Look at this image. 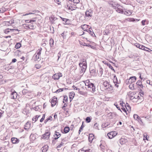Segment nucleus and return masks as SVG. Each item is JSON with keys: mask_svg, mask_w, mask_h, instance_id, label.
Segmentation results:
<instances>
[{"mask_svg": "<svg viewBox=\"0 0 152 152\" xmlns=\"http://www.w3.org/2000/svg\"><path fill=\"white\" fill-rule=\"evenodd\" d=\"M137 1L140 4H143L145 3L144 1H141V0H137Z\"/></svg>", "mask_w": 152, "mask_h": 152, "instance_id": "47", "label": "nucleus"}, {"mask_svg": "<svg viewBox=\"0 0 152 152\" xmlns=\"http://www.w3.org/2000/svg\"><path fill=\"white\" fill-rule=\"evenodd\" d=\"M136 84L139 86L140 88H142L143 87V85L142 84L141 81L140 80H138L136 83Z\"/></svg>", "mask_w": 152, "mask_h": 152, "instance_id": "20", "label": "nucleus"}, {"mask_svg": "<svg viewBox=\"0 0 152 152\" xmlns=\"http://www.w3.org/2000/svg\"><path fill=\"white\" fill-rule=\"evenodd\" d=\"M135 46H136L137 48H139L140 49L142 50L143 47L142 46H143L144 45H140L138 43H136L134 44Z\"/></svg>", "mask_w": 152, "mask_h": 152, "instance_id": "21", "label": "nucleus"}, {"mask_svg": "<svg viewBox=\"0 0 152 152\" xmlns=\"http://www.w3.org/2000/svg\"><path fill=\"white\" fill-rule=\"evenodd\" d=\"M81 69L80 72L82 73H84L86 71L87 68V63L86 61H83L79 64Z\"/></svg>", "mask_w": 152, "mask_h": 152, "instance_id": "1", "label": "nucleus"}, {"mask_svg": "<svg viewBox=\"0 0 152 152\" xmlns=\"http://www.w3.org/2000/svg\"><path fill=\"white\" fill-rule=\"evenodd\" d=\"M68 7H69L68 9L69 10H74L75 9V7H73L72 6H69V5H68Z\"/></svg>", "mask_w": 152, "mask_h": 152, "instance_id": "44", "label": "nucleus"}, {"mask_svg": "<svg viewBox=\"0 0 152 152\" xmlns=\"http://www.w3.org/2000/svg\"><path fill=\"white\" fill-rule=\"evenodd\" d=\"M55 2L58 5H60L61 4V2L60 0H54Z\"/></svg>", "mask_w": 152, "mask_h": 152, "instance_id": "38", "label": "nucleus"}, {"mask_svg": "<svg viewBox=\"0 0 152 152\" xmlns=\"http://www.w3.org/2000/svg\"><path fill=\"white\" fill-rule=\"evenodd\" d=\"M79 152H89V151L86 150L83 148H82L79 151Z\"/></svg>", "mask_w": 152, "mask_h": 152, "instance_id": "41", "label": "nucleus"}, {"mask_svg": "<svg viewBox=\"0 0 152 152\" xmlns=\"http://www.w3.org/2000/svg\"><path fill=\"white\" fill-rule=\"evenodd\" d=\"M94 138V135L92 134H90L89 135V142H92Z\"/></svg>", "mask_w": 152, "mask_h": 152, "instance_id": "17", "label": "nucleus"}, {"mask_svg": "<svg viewBox=\"0 0 152 152\" xmlns=\"http://www.w3.org/2000/svg\"><path fill=\"white\" fill-rule=\"evenodd\" d=\"M12 97L14 99H16L17 97V94L15 92H13L11 95Z\"/></svg>", "mask_w": 152, "mask_h": 152, "instance_id": "26", "label": "nucleus"}, {"mask_svg": "<svg viewBox=\"0 0 152 152\" xmlns=\"http://www.w3.org/2000/svg\"><path fill=\"white\" fill-rule=\"evenodd\" d=\"M48 147L44 146L42 148V152H46L48 150Z\"/></svg>", "mask_w": 152, "mask_h": 152, "instance_id": "28", "label": "nucleus"}, {"mask_svg": "<svg viewBox=\"0 0 152 152\" xmlns=\"http://www.w3.org/2000/svg\"><path fill=\"white\" fill-rule=\"evenodd\" d=\"M31 123L29 122H27L26 124V127H27V128H26V129H28L31 126Z\"/></svg>", "mask_w": 152, "mask_h": 152, "instance_id": "35", "label": "nucleus"}, {"mask_svg": "<svg viewBox=\"0 0 152 152\" xmlns=\"http://www.w3.org/2000/svg\"><path fill=\"white\" fill-rule=\"evenodd\" d=\"M139 117L138 116V115L137 114H134V119L136 120H137Z\"/></svg>", "mask_w": 152, "mask_h": 152, "instance_id": "49", "label": "nucleus"}, {"mask_svg": "<svg viewBox=\"0 0 152 152\" xmlns=\"http://www.w3.org/2000/svg\"><path fill=\"white\" fill-rule=\"evenodd\" d=\"M57 100L58 98L54 96L53 97L51 100V106L52 107H53L58 102Z\"/></svg>", "mask_w": 152, "mask_h": 152, "instance_id": "7", "label": "nucleus"}, {"mask_svg": "<svg viewBox=\"0 0 152 152\" xmlns=\"http://www.w3.org/2000/svg\"><path fill=\"white\" fill-rule=\"evenodd\" d=\"M103 62H104V64H105L107 65L108 66V67H109V68H110L113 71H114V72H115V70L113 69V66L111 65L110 63H108L107 62H104V61Z\"/></svg>", "mask_w": 152, "mask_h": 152, "instance_id": "16", "label": "nucleus"}, {"mask_svg": "<svg viewBox=\"0 0 152 152\" xmlns=\"http://www.w3.org/2000/svg\"><path fill=\"white\" fill-rule=\"evenodd\" d=\"M35 66L37 69H39L41 67L40 65H36Z\"/></svg>", "mask_w": 152, "mask_h": 152, "instance_id": "61", "label": "nucleus"}, {"mask_svg": "<svg viewBox=\"0 0 152 152\" xmlns=\"http://www.w3.org/2000/svg\"><path fill=\"white\" fill-rule=\"evenodd\" d=\"M82 28L83 30L87 31L88 28V25L85 24L82 26Z\"/></svg>", "mask_w": 152, "mask_h": 152, "instance_id": "25", "label": "nucleus"}, {"mask_svg": "<svg viewBox=\"0 0 152 152\" xmlns=\"http://www.w3.org/2000/svg\"><path fill=\"white\" fill-rule=\"evenodd\" d=\"M132 12L131 10H125L124 14L127 15H130L131 14Z\"/></svg>", "mask_w": 152, "mask_h": 152, "instance_id": "27", "label": "nucleus"}, {"mask_svg": "<svg viewBox=\"0 0 152 152\" xmlns=\"http://www.w3.org/2000/svg\"><path fill=\"white\" fill-rule=\"evenodd\" d=\"M62 76L61 73H57L54 74L52 76V78L55 80H57L60 79V78Z\"/></svg>", "mask_w": 152, "mask_h": 152, "instance_id": "4", "label": "nucleus"}, {"mask_svg": "<svg viewBox=\"0 0 152 152\" xmlns=\"http://www.w3.org/2000/svg\"><path fill=\"white\" fill-rule=\"evenodd\" d=\"M137 20V19H135L134 18H132L131 19V21L134 22L135 21H136Z\"/></svg>", "mask_w": 152, "mask_h": 152, "instance_id": "63", "label": "nucleus"}, {"mask_svg": "<svg viewBox=\"0 0 152 152\" xmlns=\"http://www.w3.org/2000/svg\"><path fill=\"white\" fill-rule=\"evenodd\" d=\"M16 61V59L15 58H14L12 60V61L13 63L15 62Z\"/></svg>", "mask_w": 152, "mask_h": 152, "instance_id": "64", "label": "nucleus"}, {"mask_svg": "<svg viewBox=\"0 0 152 152\" xmlns=\"http://www.w3.org/2000/svg\"><path fill=\"white\" fill-rule=\"evenodd\" d=\"M109 125V123L108 122H107L105 123L104 124H102V126L103 128H105Z\"/></svg>", "mask_w": 152, "mask_h": 152, "instance_id": "31", "label": "nucleus"}, {"mask_svg": "<svg viewBox=\"0 0 152 152\" xmlns=\"http://www.w3.org/2000/svg\"><path fill=\"white\" fill-rule=\"evenodd\" d=\"M89 32L91 35L93 37H94L95 34L93 31L91 29H90L89 30Z\"/></svg>", "mask_w": 152, "mask_h": 152, "instance_id": "37", "label": "nucleus"}, {"mask_svg": "<svg viewBox=\"0 0 152 152\" xmlns=\"http://www.w3.org/2000/svg\"><path fill=\"white\" fill-rule=\"evenodd\" d=\"M70 130L69 128V127H65L64 129V132L65 133H68Z\"/></svg>", "mask_w": 152, "mask_h": 152, "instance_id": "30", "label": "nucleus"}, {"mask_svg": "<svg viewBox=\"0 0 152 152\" xmlns=\"http://www.w3.org/2000/svg\"><path fill=\"white\" fill-rule=\"evenodd\" d=\"M142 47H143V48L142 49V50L148 52H150L152 51L151 50L148 48L145 47L144 46H143Z\"/></svg>", "mask_w": 152, "mask_h": 152, "instance_id": "18", "label": "nucleus"}, {"mask_svg": "<svg viewBox=\"0 0 152 152\" xmlns=\"http://www.w3.org/2000/svg\"><path fill=\"white\" fill-rule=\"evenodd\" d=\"M136 79V77L135 76L131 77L129 79V83H132L135 81Z\"/></svg>", "mask_w": 152, "mask_h": 152, "instance_id": "12", "label": "nucleus"}, {"mask_svg": "<svg viewBox=\"0 0 152 152\" xmlns=\"http://www.w3.org/2000/svg\"><path fill=\"white\" fill-rule=\"evenodd\" d=\"M15 29H12L11 28H7L4 30V32L6 34H8L13 31L15 30Z\"/></svg>", "mask_w": 152, "mask_h": 152, "instance_id": "22", "label": "nucleus"}, {"mask_svg": "<svg viewBox=\"0 0 152 152\" xmlns=\"http://www.w3.org/2000/svg\"><path fill=\"white\" fill-rule=\"evenodd\" d=\"M80 45H81L83 46H88V47H89L91 48L92 49H94V46L92 45L93 43H92L91 42H90V43L89 44H86L85 43H83L81 42H80ZM93 44H94V42L93 43Z\"/></svg>", "mask_w": 152, "mask_h": 152, "instance_id": "8", "label": "nucleus"}, {"mask_svg": "<svg viewBox=\"0 0 152 152\" xmlns=\"http://www.w3.org/2000/svg\"><path fill=\"white\" fill-rule=\"evenodd\" d=\"M68 98L67 96H64V100H65L66 102H67L68 101Z\"/></svg>", "mask_w": 152, "mask_h": 152, "instance_id": "57", "label": "nucleus"}, {"mask_svg": "<svg viewBox=\"0 0 152 152\" xmlns=\"http://www.w3.org/2000/svg\"><path fill=\"white\" fill-rule=\"evenodd\" d=\"M61 19H62V20L64 21V24H67L68 23H67V21H68V20L67 19H65L63 18H61Z\"/></svg>", "mask_w": 152, "mask_h": 152, "instance_id": "39", "label": "nucleus"}, {"mask_svg": "<svg viewBox=\"0 0 152 152\" xmlns=\"http://www.w3.org/2000/svg\"><path fill=\"white\" fill-rule=\"evenodd\" d=\"M45 114H44L43 115L42 118L40 120V122H42L45 119Z\"/></svg>", "mask_w": 152, "mask_h": 152, "instance_id": "51", "label": "nucleus"}, {"mask_svg": "<svg viewBox=\"0 0 152 152\" xmlns=\"http://www.w3.org/2000/svg\"><path fill=\"white\" fill-rule=\"evenodd\" d=\"M103 85L106 89L109 88L111 90H113V86L107 81H105L104 82Z\"/></svg>", "mask_w": 152, "mask_h": 152, "instance_id": "3", "label": "nucleus"}, {"mask_svg": "<svg viewBox=\"0 0 152 152\" xmlns=\"http://www.w3.org/2000/svg\"><path fill=\"white\" fill-rule=\"evenodd\" d=\"M146 22V20H142V21H141V23H142V24L143 25V26H144L145 25V23Z\"/></svg>", "mask_w": 152, "mask_h": 152, "instance_id": "56", "label": "nucleus"}, {"mask_svg": "<svg viewBox=\"0 0 152 152\" xmlns=\"http://www.w3.org/2000/svg\"><path fill=\"white\" fill-rule=\"evenodd\" d=\"M137 120H138L140 124L142 123V120L140 117H139Z\"/></svg>", "mask_w": 152, "mask_h": 152, "instance_id": "52", "label": "nucleus"}, {"mask_svg": "<svg viewBox=\"0 0 152 152\" xmlns=\"http://www.w3.org/2000/svg\"><path fill=\"white\" fill-rule=\"evenodd\" d=\"M99 147L100 148L101 150L102 151H104L105 149V147L102 144H101L99 145Z\"/></svg>", "mask_w": 152, "mask_h": 152, "instance_id": "34", "label": "nucleus"}, {"mask_svg": "<svg viewBox=\"0 0 152 152\" xmlns=\"http://www.w3.org/2000/svg\"><path fill=\"white\" fill-rule=\"evenodd\" d=\"M109 26H106L105 30L104 31L103 33L104 35H108L110 33V30L108 29Z\"/></svg>", "mask_w": 152, "mask_h": 152, "instance_id": "14", "label": "nucleus"}, {"mask_svg": "<svg viewBox=\"0 0 152 152\" xmlns=\"http://www.w3.org/2000/svg\"><path fill=\"white\" fill-rule=\"evenodd\" d=\"M50 133V132H47L43 135L42 138L45 140H48L49 138Z\"/></svg>", "mask_w": 152, "mask_h": 152, "instance_id": "9", "label": "nucleus"}, {"mask_svg": "<svg viewBox=\"0 0 152 152\" xmlns=\"http://www.w3.org/2000/svg\"><path fill=\"white\" fill-rule=\"evenodd\" d=\"M119 83H114V86L116 88H118L119 87Z\"/></svg>", "mask_w": 152, "mask_h": 152, "instance_id": "59", "label": "nucleus"}, {"mask_svg": "<svg viewBox=\"0 0 152 152\" xmlns=\"http://www.w3.org/2000/svg\"><path fill=\"white\" fill-rule=\"evenodd\" d=\"M115 78L116 79L115 80H114V81H113L114 83H119L118 81V80L117 79V77L115 75V76H114V78Z\"/></svg>", "mask_w": 152, "mask_h": 152, "instance_id": "50", "label": "nucleus"}, {"mask_svg": "<svg viewBox=\"0 0 152 152\" xmlns=\"http://www.w3.org/2000/svg\"><path fill=\"white\" fill-rule=\"evenodd\" d=\"M130 99L131 100L133 99H134L137 98H135V96L133 97V96H132L131 95L130 96Z\"/></svg>", "mask_w": 152, "mask_h": 152, "instance_id": "60", "label": "nucleus"}, {"mask_svg": "<svg viewBox=\"0 0 152 152\" xmlns=\"http://www.w3.org/2000/svg\"><path fill=\"white\" fill-rule=\"evenodd\" d=\"M72 87L74 90H78L79 91H80V89L76 87L75 86H73Z\"/></svg>", "mask_w": 152, "mask_h": 152, "instance_id": "54", "label": "nucleus"}, {"mask_svg": "<svg viewBox=\"0 0 152 152\" xmlns=\"http://www.w3.org/2000/svg\"><path fill=\"white\" fill-rule=\"evenodd\" d=\"M86 121L87 123H89L91 121V118L89 117H87L86 118Z\"/></svg>", "mask_w": 152, "mask_h": 152, "instance_id": "45", "label": "nucleus"}, {"mask_svg": "<svg viewBox=\"0 0 152 152\" xmlns=\"http://www.w3.org/2000/svg\"><path fill=\"white\" fill-rule=\"evenodd\" d=\"M114 105L116 107H117V108L119 110H120V111H121V112H122V111H121V109L120 108V107L119 106H118V104H117V103H115L114 104Z\"/></svg>", "mask_w": 152, "mask_h": 152, "instance_id": "46", "label": "nucleus"}, {"mask_svg": "<svg viewBox=\"0 0 152 152\" xmlns=\"http://www.w3.org/2000/svg\"><path fill=\"white\" fill-rule=\"evenodd\" d=\"M126 107H125L127 110L128 111L129 110H131V107L130 106L129 104H128V105H126Z\"/></svg>", "mask_w": 152, "mask_h": 152, "instance_id": "48", "label": "nucleus"}, {"mask_svg": "<svg viewBox=\"0 0 152 152\" xmlns=\"http://www.w3.org/2000/svg\"><path fill=\"white\" fill-rule=\"evenodd\" d=\"M60 134L58 132H56L54 136L55 139H58L60 137Z\"/></svg>", "mask_w": 152, "mask_h": 152, "instance_id": "23", "label": "nucleus"}, {"mask_svg": "<svg viewBox=\"0 0 152 152\" xmlns=\"http://www.w3.org/2000/svg\"><path fill=\"white\" fill-rule=\"evenodd\" d=\"M50 46L51 47L53 46V44H54V43L53 40V39H50Z\"/></svg>", "mask_w": 152, "mask_h": 152, "instance_id": "40", "label": "nucleus"}, {"mask_svg": "<svg viewBox=\"0 0 152 152\" xmlns=\"http://www.w3.org/2000/svg\"><path fill=\"white\" fill-rule=\"evenodd\" d=\"M21 46V45L20 43H18L16 44L15 45V48L18 49L20 48Z\"/></svg>", "mask_w": 152, "mask_h": 152, "instance_id": "32", "label": "nucleus"}, {"mask_svg": "<svg viewBox=\"0 0 152 152\" xmlns=\"http://www.w3.org/2000/svg\"><path fill=\"white\" fill-rule=\"evenodd\" d=\"M121 101L122 102H121L120 105L122 107H124V106L126 107V104L122 101V100H120V102H121Z\"/></svg>", "mask_w": 152, "mask_h": 152, "instance_id": "33", "label": "nucleus"}, {"mask_svg": "<svg viewBox=\"0 0 152 152\" xmlns=\"http://www.w3.org/2000/svg\"><path fill=\"white\" fill-rule=\"evenodd\" d=\"M75 95V93L74 92H71L69 94V97L70 101H71L73 99Z\"/></svg>", "mask_w": 152, "mask_h": 152, "instance_id": "13", "label": "nucleus"}, {"mask_svg": "<svg viewBox=\"0 0 152 152\" xmlns=\"http://www.w3.org/2000/svg\"><path fill=\"white\" fill-rule=\"evenodd\" d=\"M134 84H130L129 86V88L132 90L134 89Z\"/></svg>", "mask_w": 152, "mask_h": 152, "instance_id": "43", "label": "nucleus"}, {"mask_svg": "<svg viewBox=\"0 0 152 152\" xmlns=\"http://www.w3.org/2000/svg\"><path fill=\"white\" fill-rule=\"evenodd\" d=\"M86 16L87 17H91L92 15V11L91 10H89L86 11L85 12Z\"/></svg>", "mask_w": 152, "mask_h": 152, "instance_id": "15", "label": "nucleus"}, {"mask_svg": "<svg viewBox=\"0 0 152 152\" xmlns=\"http://www.w3.org/2000/svg\"><path fill=\"white\" fill-rule=\"evenodd\" d=\"M119 142L121 144L123 145L126 142L124 138H121L119 140Z\"/></svg>", "mask_w": 152, "mask_h": 152, "instance_id": "29", "label": "nucleus"}, {"mask_svg": "<svg viewBox=\"0 0 152 152\" xmlns=\"http://www.w3.org/2000/svg\"><path fill=\"white\" fill-rule=\"evenodd\" d=\"M97 72L98 75L101 76L103 73V69L101 67H100L99 70H97Z\"/></svg>", "mask_w": 152, "mask_h": 152, "instance_id": "19", "label": "nucleus"}, {"mask_svg": "<svg viewBox=\"0 0 152 152\" xmlns=\"http://www.w3.org/2000/svg\"><path fill=\"white\" fill-rule=\"evenodd\" d=\"M140 90H141V92L140 93L141 94H140V95L141 96H142V95H144V93H143V91H142L141 89Z\"/></svg>", "mask_w": 152, "mask_h": 152, "instance_id": "62", "label": "nucleus"}, {"mask_svg": "<svg viewBox=\"0 0 152 152\" xmlns=\"http://www.w3.org/2000/svg\"><path fill=\"white\" fill-rule=\"evenodd\" d=\"M63 88H60L58 90H57L56 92H59L60 91H63Z\"/></svg>", "mask_w": 152, "mask_h": 152, "instance_id": "58", "label": "nucleus"}, {"mask_svg": "<svg viewBox=\"0 0 152 152\" xmlns=\"http://www.w3.org/2000/svg\"><path fill=\"white\" fill-rule=\"evenodd\" d=\"M117 134L116 131H112L108 133L107 134V136L110 139H112L115 137Z\"/></svg>", "mask_w": 152, "mask_h": 152, "instance_id": "5", "label": "nucleus"}, {"mask_svg": "<svg viewBox=\"0 0 152 152\" xmlns=\"http://www.w3.org/2000/svg\"><path fill=\"white\" fill-rule=\"evenodd\" d=\"M108 3L112 7L115 9H116V7H118L117 6L118 4L117 2L113 1H109Z\"/></svg>", "mask_w": 152, "mask_h": 152, "instance_id": "6", "label": "nucleus"}, {"mask_svg": "<svg viewBox=\"0 0 152 152\" xmlns=\"http://www.w3.org/2000/svg\"><path fill=\"white\" fill-rule=\"evenodd\" d=\"M52 119V117L51 116H49V118L47 119H46L45 121V123H47V122L49 120L51 121Z\"/></svg>", "mask_w": 152, "mask_h": 152, "instance_id": "36", "label": "nucleus"}, {"mask_svg": "<svg viewBox=\"0 0 152 152\" xmlns=\"http://www.w3.org/2000/svg\"><path fill=\"white\" fill-rule=\"evenodd\" d=\"M85 84L86 86H87L88 88H91L92 91L94 92L95 90V87L94 86V84L91 83H89V81L88 80H87L85 81Z\"/></svg>", "mask_w": 152, "mask_h": 152, "instance_id": "2", "label": "nucleus"}, {"mask_svg": "<svg viewBox=\"0 0 152 152\" xmlns=\"http://www.w3.org/2000/svg\"><path fill=\"white\" fill-rule=\"evenodd\" d=\"M72 3H73L75 4H77L79 2V0H72L71 1Z\"/></svg>", "mask_w": 152, "mask_h": 152, "instance_id": "42", "label": "nucleus"}, {"mask_svg": "<svg viewBox=\"0 0 152 152\" xmlns=\"http://www.w3.org/2000/svg\"><path fill=\"white\" fill-rule=\"evenodd\" d=\"M11 140L12 143L14 144L18 143L19 142V140L17 138L15 137L12 138Z\"/></svg>", "mask_w": 152, "mask_h": 152, "instance_id": "11", "label": "nucleus"}, {"mask_svg": "<svg viewBox=\"0 0 152 152\" xmlns=\"http://www.w3.org/2000/svg\"><path fill=\"white\" fill-rule=\"evenodd\" d=\"M121 109L123 111L126 113V115H127V111L125 108H124V107H122V108Z\"/></svg>", "mask_w": 152, "mask_h": 152, "instance_id": "55", "label": "nucleus"}, {"mask_svg": "<svg viewBox=\"0 0 152 152\" xmlns=\"http://www.w3.org/2000/svg\"><path fill=\"white\" fill-rule=\"evenodd\" d=\"M117 7H116L117 9V10H116V11L119 13L124 14V11L121 8V7L120 6L119 4Z\"/></svg>", "mask_w": 152, "mask_h": 152, "instance_id": "10", "label": "nucleus"}, {"mask_svg": "<svg viewBox=\"0 0 152 152\" xmlns=\"http://www.w3.org/2000/svg\"><path fill=\"white\" fill-rule=\"evenodd\" d=\"M39 116V115H37L33 117L32 118V120L33 122L35 123L36 122Z\"/></svg>", "mask_w": 152, "mask_h": 152, "instance_id": "24", "label": "nucleus"}, {"mask_svg": "<svg viewBox=\"0 0 152 152\" xmlns=\"http://www.w3.org/2000/svg\"><path fill=\"white\" fill-rule=\"evenodd\" d=\"M146 83L151 85H152V82L151 83L150 81L149 80H147L146 81Z\"/></svg>", "mask_w": 152, "mask_h": 152, "instance_id": "53", "label": "nucleus"}]
</instances>
